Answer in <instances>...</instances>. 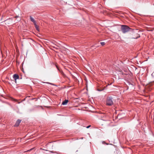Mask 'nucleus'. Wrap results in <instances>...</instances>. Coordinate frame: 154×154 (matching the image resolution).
<instances>
[{
    "mask_svg": "<svg viewBox=\"0 0 154 154\" xmlns=\"http://www.w3.org/2000/svg\"><path fill=\"white\" fill-rule=\"evenodd\" d=\"M48 152H51V153H53V152L52 151H49Z\"/></svg>",
    "mask_w": 154,
    "mask_h": 154,
    "instance_id": "2eb2a0df",
    "label": "nucleus"
},
{
    "mask_svg": "<svg viewBox=\"0 0 154 154\" xmlns=\"http://www.w3.org/2000/svg\"><path fill=\"white\" fill-rule=\"evenodd\" d=\"M121 30L122 32L125 33L127 32L131 29L130 27L126 25H121Z\"/></svg>",
    "mask_w": 154,
    "mask_h": 154,
    "instance_id": "f257e3e1",
    "label": "nucleus"
},
{
    "mask_svg": "<svg viewBox=\"0 0 154 154\" xmlns=\"http://www.w3.org/2000/svg\"><path fill=\"white\" fill-rule=\"evenodd\" d=\"M34 25L35 26V28L37 29L38 28V26L37 25H36V23H35V24H34Z\"/></svg>",
    "mask_w": 154,
    "mask_h": 154,
    "instance_id": "1a4fd4ad",
    "label": "nucleus"
},
{
    "mask_svg": "<svg viewBox=\"0 0 154 154\" xmlns=\"http://www.w3.org/2000/svg\"><path fill=\"white\" fill-rule=\"evenodd\" d=\"M13 78L15 81H16L17 79H19V76L17 74H14L13 75Z\"/></svg>",
    "mask_w": 154,
    "mask_h": 154,
    "instance_id": "7ed1b4c3",
    "label": "nucleus"
},
{
    "mask_svg": "<svg viewBox=\"0 0 154 154\" xmlns=\"http://www.w3.org/2000/svg\"><path fill=\"white\" fill-rule=\"evenodd\" d=\"M113 103V98L111 96L107 97L106 100V104L107 105L110 106L112 105Z\"/></svg>",
    "mask_w": 154,
    "mask_h": 154,
    "instance_id": "f03ea898",
    "label": "nucleus"
},
{
    "mask_svg": "<svg viewBox=\"0 0 154 154\" xmlns=\"http://www.w3.org/2000/svg\"><path fill=\"white\" fill-rule=\"evenodd\" d=\"M100 44L102 46H103L105 45L104 42H101Z\"/></svg>",
    "mask_w": 154,
    "mask_h": 154,
    "instance_id": "9d476101",
    "label": "nucleus"
},
{
    "mask_svg": "<svg viewBox=\"0 0 154 154\" xmlns=\"http://www.w3.org/2000/svg\"><path fill=\"white\" fill-rule=\"evenodd\" d=\"M140 37V35H138L137 37H136L133 38H134V39H137V38H139Z\"/></svg>",
    "mask_w": 154,
    "mask_h": 154,
    "instance_id": "9b49d317",
    "label": "nucleus"
},
{
    "mask_svg": "<svg viewBox=\"0 0 154 154\" xmlns=\"http://www.w3.org/2000/svg\"><path fill=\"white\" fill-rule=\"evenodd\" d=\"M90 126H91V125H88V126H87V127H86V128H89L90 127Z\"/></svg>",
    "mask_w": 154,
    "mask_h": 154,
    "instance_id": "ddd939ff",
    "label": "nucleus"
},
{
    "mask_svg": "<svg viewBox=\"0 0 154 154\" xmlns=\"http://www.w3.org/2000/svg\"><path fill=\"white\" fill-rule=\"evenodd\" d=\"M15 17L16 18H17V21H19L20 20V17H19V16H17Z\"/></svg>",
    "mask_w": 154,
    "mask_h": 154,
    "instance_id": "0eeeda50",
    "label": "nucleus"
},
{
    "mask_svg": "<svg viewBox=\"0 0 154 154\" xmlns=\"http://www.w3.org/2000/svg\"><path fill=\"white\" fill-rule=\"evenodd\" d=\"M30 18L31 21L34 24H35V23H36V22L35 20L34 19L32 18L31 16H30Z\"/></svg>",
    "mask_w": 154,
    "mask_h": 154,
    "instance_id": "39448f33",
    "label": "nucleus"
},
{
    "mask_svg": "<svg viewBox=\"0 0 154 154\" xmlns=\"http://www.w3.org/2000/svg\"><path fill=\"white\" fill-rule=\"evenodd\" d=\"M128 84L129 85H130V86H132V87L134 86L133 85V84L130 83L129 82H128Z\"/></svg>",
    "mask_w": 154,
    "mask_h": 154,
    "instance_id": "6e6552de",
    "label": "nucleus"
},
{
    "mask_svg": "<svg viewBox=\"0 0 154 154\" xmlns=\"http://www.w3.org/2000/svg\"><path fill=\"white\" fill-rule=\"evenodd\" d=\"M21 122V120L20 119H18L15 124V126H18Z\"/></svg>",
    "mask_w": 154,
    "mask_h": 154,
    "instance_id": "20e7f679",
    "label": "nucleus"
},
{
    "mask_svg": "<svg viewBox=\"0 0 154 154\" xmlns=\"http://www.w3.org/2000/svg\"><path fill=\"white\" fill-rule=\"evenodd\" d=\"M105 143V142L104 141L103 142V144H104Z\"/></svg>",
    "mask_w": 154,
    "mask_h": 154,
    "instance_id": "4468645a",
    "label": "nucleus"
},
{
    "mask_svg": "<svg viewBox=\"0 0 154 154\" xmlns=\"http://www.w3.org/2000/svg\"><path fill=\"white\" fill-rule=\"evenodd\" d=\"M33 149V148H32V149H30V150H27V152L30 151L31 150H32Z\"/></svg>",
    "mask_w": 154,
    "mask_h": 154,
    "instance_id": "f8f14e48",
    "label": "nucleus"
},
{
    "mask_svg": "<svg viewBox=\"0 0 154 154\" xmlns=\"http://www.w3.org/2000/svg\"><path fill=\"white\" fill-rule=\"evenodd\" d=\"M68 101V100H65L62 102V104L63 105H66L67 104Z\"/></svg>",
    "mask_w": 154,
    "mask_h": 154,
    "instance_id": "423d86ee",
    "label": "nucleus"
}]
</instances>
